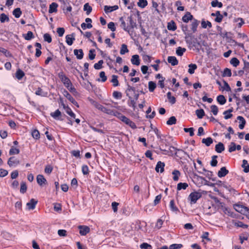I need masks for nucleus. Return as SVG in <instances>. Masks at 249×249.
I'll return each mask as SVG.
<instances>
[{
  "label": "nucleus",
  "instance_id": "obj_1",
  "mask_svg": "<svg viewBox=\"0 0 249 249\" xmlns=\"http://www.w3.org/2000/svg\"><path fill=\"white\" fill-rule=\"evenodd\" d=\"M114 116H116L120 120L129 125L132 128L136 129L137 128L136 125L133 122L131 121L129 118H127L125 116L123 115L122 113L118 111H116L114 113Z\"/></svg>",
  "mask_w": 249,
  "mask_h": 249
},
{
  "label": "nucleus",
  "instance_id": "obj_2",
  "mask_svg": "<svg viewBox=\"0 0 249 249\" xmlns=\"http://www.w3.org/2000/svg\"><path fill=\"white\" fill-rule=\"evenodd\" d=\"M58 76L65 86L67 89H69L70 85H71V82L70 79L65 75L62 71L58 73Z\"/></svg>",
  "mask_w": 249,
  "mask_h": 249
},
{
  "label": "nucleus",
  "instance_id": "obj_3",
  "mask_svg": "<svg viewBox=\"0 0 249 249\" xmlns=\"http://www.w3.org/2000/svg\"><path fill=\"white\" fill-rule=\"evenodd\" d=\"M201 196V193L197 192H194L189 195L188 199L190 200V204H193L196 203L197 200L199 199Z\"/></svg>",
  "mask_w": 249,
  "mask_h": 249
},
{
  "label": "nucleus",
  "instance_id": "obj_4",
  "mask_svg": "<svg viewBox=\"0 0 249 249\" xmlns=\"http://www.w3.org/2000/svg\"><path fill=\"white\" fill-rule=\"evenodd\" d=\"M63 95L74 105L76 106L77 107H79V105L78 103L75 101V100L72 97V96L69 93V92L64 90L63 91Z\"/></svg>",
  "mask_w": 249,
  "mask_h": 249
},
{
  "label": "nucleus",
  "instance_id": "obj_5",
  "mask_svg": "<svg viewBox=\"0 0 249 249\" xmlns=\"http://www.w3.org/2000/svg\"><path fill=\"white\" fill-rule=\"evenodd\" d=\"M234 209L235 210L243 214L244 213H246V211L248 210L247 207L245 206L235 204L233 205Z\"/></svg>",
  "mask_w": 249,
  "mask_h": 249
},
{
  "label": "nucleus",
  "instance_id": "obj_6",
  "mask_svg": "<svg viewBox=\"0 0 249 249\" xmlns=\"http://www.w3.org/2000/svg\"><path fill=\"white\" fill-rule=\"evenodd\" d=\"M78 229H79V233L81 235H86L90 231L89 228L86 226H79Z\"/></svg>",
  "mask_w": 249,
  "mask_h": 249
},
{
  "label": "nucleus",
  "instance_id": "obj_7",
  "mask_svg": "<svg viewBox=\"0 0 249 249\" xmlns=\"http://www.w3.org/2000/svg\"><path fill=\"white\" fill-rule=\"evenodd\" d=\"M19 163V160L15 157H10L8 160L7 164L10 167L16 166Z\"/></svg>",
  "mask_w": 249,
  "mask_h": 249
},
{
  "label": "nucleus",
  "instance_id": "obj_8",
  "mask_svg": "<svg viewBox=\"0 0 249 249\" xmlns=\"http://www.w3.org/2000/svg\"><path fill=\"white\" fill-rule=\"evenodd\" d=\"M36 181L37 183L41 186L46 185L47 181L42 175H38L36 177Z\"/></svg>",
  "mask_w": 249,
  "mask_h": 249
},
{
  "label": "nucleus",
  "instance_id": "obj_9",
  "mask_svg": "<svg viewBox=\"0 0 249 249\" xmlns=\"http://www.w3.org/2000/svg\"><path fill=\"white\" fill-rule=\"evenodd\" d=\"M37 202V200H36L34 198H32L30 201L26 204L28 209L29 210H34L35 208Z\"/></svg>",
  "mask_w": 249,
  "mask_h": 249
},
{
  "label": "nucleus",
  "instance_id": "obj_10",
  "mask_svg": "<svg viewBox=\"0 0 249 249\" xmlns=\"http://www.w3.org/2000/svg\"><path fill=\"white\" fill-rule=\"evenodd\" d=\"M74 36V33H72L66 36V41L68 45L71 46L73 44V41L75 40Z\"/></svg>",
  "mask_w": 249,
  "mask_h": 249
},
{
  "label": "nucleus",
  "instance_id": "obj_11",
  "mask_svg": "<svg viewBox=\"0 0 249 249\" xmlns=\"http://www.w3.org/2000/svg\"><path fill=\"white\" fill-rule=\"evenodd\" d=\"M169 149H170L171 151H172L171 149H174L175 151H176V152L175 153V155L177 157L180 158V159L181 158V157H180V156H181V153H184V154L187 155L189 157V155L186 152H185V151L181 149H177V148L173 146H170Z\"/></svg>",
  "mask_w": 249,
  "mask_h": 249
},
{
  "label": "nucleus",
  "instance_id": "obj_12",
  "mask_svg": "<svg viewBox=\"0 0 249 249\" xmlns=\"http://www.w3.org/2000/svg\"><path fill=\"white\" fill-rule=\"evenodd\" d=\"M164 166L165 163L163 162L159 161L158 162L156 166L155 170L157 172H159L160 171V173H162L164 170Z\"/></svg>",
  "mask_w": 249,
  "mask_h": 249
},
{
  "label": "nucleus",
  "instance_id": "obj_13",
  "mask_svg": "<svg viewBox=\"0 0 249 249\" xmlns=\"http://www.w3.org/2000/svg\"><path fill=\"white\" fill-rule=\"evenodd\" d=\"M193 19V16L189 12H187L186 14L182 17V20L184 22L187 23L189 20Z\"/></svg>",
  "mask_w": 249,
  "mask_h": 249
},
{
  "label": "nucleus",
  "instance_id": "obj_14",
  "mask_svg": "<svg viewBox=\"0 0 249 249\" xmlns=\"http://www.w3.org/2000/svg\"><path fill=\"white\" fill-rule=\"evenodd\" d=\"M119 21L121 22L120 26L125 31L127 32H129V27L128 26L126 25L125 21L124 20L123 17H121L119 18Z\"/></svg>",
  "mask_w": 249,
  "mask_h": 249
},
{
  "label": "nucleus",
  "instance_id": "obj_15",
  "mask_svg": "<svg viewBox=\"0 0 249 249\" xmlns=\"http://www.w3.org/2000/svg\"><path fill=\"white\" fill-rule=\"evenodd\" d=\"M229 173V171L225 167H222L218 172L217 175L218 177L222 178L225 177Z\"/></svg>",
  "mask_w": 249,
  "mask_h": 249
},
{
  "label": "nucleus",
  "instance_id": "obj_16",
  "mask_svg": "<svg viewBox=\"0 0 249 249\" xmlns=\"http://www.w3.org/2000/svg\"><path fill=\"white\" fill-rule=\"evenodd\" d=\"M73 53L78 59H82L83 58L84 53L82 49H74Z\"/></svg>",
  "mask_w": 249,
  "mask_h": 249
},
{
  "label": "nucleus",
  "instance_id": "obj_17",
  "mask_svg": "<svg viewBox=\"0 0 249 249\" xmlns=\"http://www.w3.org/2000/svg\"><path fill=\"white\" fill-rule=\"evenodd\" d=\"M118 9L119 7L118 5H114L112 6L106 5L104 6V11L106 13H110Z\"/></svg>",
  "mask_w": 249,
  "mask_h": 249
},
{
  "label": "nucleus",
  "instance_id": "obj_18",
  "mask_svg": "<svg viewBox=\"0 0 249 249\" xmlns=\"http://www.w3.org/2000/svg\"><path fill=\"white\" fill-rule=\"evenodd\" d=\"M131 62L132 64L139 66L140 64L139 56L138 54L133 55L131 59Z\"/></svg>",
  "mask_w": 249,
  "mask_h": 249
},
{
  "label": "nucleus",
  "instance_id": "obj_19",
  "mask_svg": "<svg viewBox=\"0 0 249 249\" xmlns=\"http://www.w3.org/2000/svg\"><path fill=\"white\" fill-rule=\"evenodd\" d=\"M126 20L127 21H128L129 23V25L128 26L129 27V30L130 29H133L134 28L136 27V26H137L136 22L134 21L132 16L128 17L127 18Z\"/></svg>",
  "mask_w": 249,
  "mask_h": 249
},
{
  "label": "nucleus",
  "instance_id": "obj_20",
  "mask_svg": "<svg viewBox=\"0 0 249 249\" xmlns=\"http://www.w3.org/2000/svg\"><path fill=\"white\" fill-rule=\"evenodd\" d=\"M225 150V146L223 143L219 142L215 145V150L218 153H222Z\"/></svg>",
  "mask_w": 249,
  "mask_h": 249
},
{
  "label": "nucleus",
  "instance_id": "obj_21",
  "mask_svg": "<svg viewBox=\"0 0 249 249\" xmlns=\"http://www.w3.org/2000/svg\"><path fill=\"white\" fill-rule=\"evenodd\" d=\"M193 20L191 24V30L193 33H195L197 30V28L199 24V21L196 19H193Z\"/></svg>",
  "mask_w": 249,
  "mask_h": 249
},
{
  "label": "nucleus",
  "instance_id": "obj_22",
  "mask_svg": "<svg viewBox=\"0 0 249 249\" xmlns=\"http://www.w3.org/2000/svg\"><path fill=\"white\" fill-rule=\"evenodd\" d=\"M168 63H170L172 66H176L178 64V61L175 56H168L167 58Z\"/></svg>",
  "mask_w": 249,
  "mask_h": 249
},
{
  "label": "nucleus",
  "instance_id": "obj_23",
  "mask_svg": "<svg viewBox=\"0 0 249 249\" xmlns=\"http://www.w3.org/2000/svg\"><path fill=\"white\" fill-rule=\"evenodd\" d=\"M167 29L170 31H174L177 29L176 24L174 20H171L168 23Z\"/></svg>",
  "mask_w": 249,
  "mask_h": 249
},
{
  "label": "nucleus",
  "instance_id": "obj_24",
  "mask_svg": "<svg viewBox=\"0 0 249 249\" xmlns=\"http://www.w3.org/2000/svg\"><path fill=\"white\" fill-rule=\"evenodd\" d=\"M58 7V4L55 2H53L50 5L49 13H52L53 12H56L57 10V8Z\"/></svg>",
  "mask_w": 249,
  "mask_h": 249
},
{
  "label": "nucleus",
  "instance_id": "obj_25",
  "mask_svg": "<svg viewBox=\"0 0 249 249\" xmlns=\"http://www.w3.org/2000/svg\"><path fill=\"white\" fill-rule=\"evenodd\" d=\"M237 119L241 122V124L239 125V127L240 129H243L246 123V121L243 117L239 116L237 117Z\"/></svg>",
  "mask_w": 249,
  "mask_h": 249
},
{
  "label": "nucleus",
  "instance_id": "obj_26",
  "mask_svg": "<svg viewBox=\"0 0 249 249\" xmlns=\"http://www.w3.org/2000/svg\"><path fill=\"white\" fill-rule=\"evenodd\" d=\"M213 142V140L211 137L203 138L202 140V143L205 144L207 146H209Z\"/></svg>",
  "mask_w": 249,
  "mask_h": 249
},
{
  "label": "nucleus",
  "instance_id": "obj_27",
  "mask_svg": "<svg viewBox=\"0 0 249 249\" xmlns=\"http://www.w3.org/2000/svg\"><path fill=\"white\" fill-rule=\"evenodd\" d=\"M23 36L26 40H30L34 38V35L31 31H28L26 34H23Z\"/></svg>",
  "mask_w": 249,
  "mask_h": 249
},
{
  "label": "nucleus",
  "instance_id": "obj_28",
  "mask_svg": "<svg viewBox=\"0 0 249 249\" xmlns=\"http://www.w3.org/2000/svg\"><path fill=\"white\" fill-rule=\"evenodd\" d=\"M219 207L222 209L223 212L225 214H228L229 215H231L230 210L229 208L225 206V204L224 203H220Z\"/></svg>",
  "mask_w": 249,
  "mask_h": 249
},
{
  "label": "nucleus",
  "instance_id": "obj_29",
  "mask_svg": "<svg viewBox=\"0 0 249 249\" xmlns=\"http://www.w3.org/2000/svg\"><path fill=\"white\" fill-rule=\"evenodd\" d=\"M22 14V12L20 8H17L13 11V15L16 18H18Z\"/></svg>",
  "mask_w": 249,
  "mask_h": 249
},
{
  "label": "nucleus",
  "instance_id": "obj_30",
  "mask_svg": "<svg viewBox=\"0 0 249 249\" xmlns=\"http://www.w3.org/2000/svg\"><path fill=\"white\" fill-rule=\"evenodd\" d=\"M111 77H112V79H111L110 82L111 83H112L113 86L114 87H117V86H119V81L118 80V76L116 75H112Z\"/></svg>",
  "mask_w": 249,
  "mask_h": 249
},
{
  "label": "nucleus",
  "instance_id": "obj_31",
  "mask_svg": "<svg viewBox=\"0 0 249 249\" xmlns=\"http://www.w3.org/2000/svg\"><path fill=\"white\" fill-rule=\"evenodd\" d=\"M35 94L36 95H39L42 97H46L47 96L48 93L47 92L43 91L41 88H38L36 90Z\"/></svg>",
  "mask_w": 249,
  "mask_h": 249
},
{
  "label": "nucleus",
  "instance_id": "obj_32",
  "mask_svg": "<svg viewBox=\"0 0 249 249\" xmlns=\"http://www.w3.org/2000/svg\"><path fill=\"white\" fill-rule=\"evenodd\" d=\"M24 75H25L24 72L21 70H20L19 69L17 71L16 73V78L18 80L21 79L23 78V77L24 76Z\"/></svg>",
  "mask_w": 249,
  "mask_h": 249
},
{
  "label": "nucleus",
  "instance_id": "obj_33",
  "mask_svg": "<svg viewBox=\"0 0 249 249\" xmlns=\"http://www.w3.org/2000/svg\"><path fill=\"white\" fill-rule=\"evenodd\" d=\"M233 224L235 226H236L237 227H241L244 229H246L248 227V225L245 224L242 222L240 221H235L233 222Z\"/></svg>",
  "mask_w": 249,
  "mask_h": 249
},
{
  "label": "nucleus",
  "instance_id": "obj_34",
  "mask_svg": "<svg viewBox=\"0 0 249 249\" xmlns=\"http://www.w3.org/2000/svg\"><path fill=\"white\" fill-rule=\"evenodd\" d=\"M188 67L189 68L188 72L191 74L194 73L195 70L197 69L196 65L195 64H190Z\"/></svg>",
  "mask_w": 249,
  "mask_h": 249
},
{
  "label": "nucleus",
  "instance_id": "obj_35",
  "mask_svg": "<svg viewBox=\"0 0 249 249\" xmlns=\"http://www.w3.org/2000/svg\"><path fill=\"white\" fill-rule=\"evenodd\" d=\"M50 115L54 119L56 120L61 115V112L59 109H57L54 112H51Z\"/></svg>",
  "mask_w": 249,
  "mask_h": 249
},
{
  "label": "nucleus",
  "instance_id": "obj_36",
  "mask_svg": "<svg viewBox=\"0 0 249 249\" xmlns=\"http://www.w3.org/2000/svg\"><path fill=\"white\" fill-rule=\"evenodd\" d=\"M188 187V184L187 183L180 182L177 185V190H180L181 189L185 190Z\"/></svg>",
  "mask_w": 249,
  "mask_h": 249
},
{
  "label": "nucleus",
  "instance_id": "obj_37",
  "mask_svg": "<svg viewBox=\"0 0 249 249\" xmlns=\"http://www.w3.org/2000/svg\"><path fill=\"white\" fill-rule=\"evenodd\" d=\"M20 151L18 148H17L15 147L14 146H11L10 151H9V155H13L15 154H19Z\"/></svg>",
  "mask_w": 249,
  "mask_h": 249
},
{
  "label": "nucleus",
  "instance_id": "obj_38",
  "mask_svg": "<svg viewBox=\"0 0 249 249\" xmlns=\"http://www.w3.org/2000/svg\"><path fill=\"white\" fill-rule=\"evenodd\" d=\"M217 101L220 105H224L226 102V99L224 95H220L217 97Z\"/></svg>",
  "mask_w": 249,
  "mask_h": 249
},
{
  "label": "nucleus",
  "instance_id": "obj_39",
  "mask_svg": "<svg viewBox=\"0 0 249 249\" xmlns=\"http://www.w3.org/2000/svg\"><path fill=\"white\" fill-rule=\"evenodd\" d=\"M196 114L199 119L202 118L205 115V112L203 109H197L196 111Z\"/></svg>",
  "mask_w": 249,
  "mask_h": 249
},
{
  "label": "nucleus",
  "instance_id": "obj_40",
  "mask_svg": "<svg viewBox=\"0 0 249 249\" xmlns=\"http://www.w3.org/2000/svg\"><path fill=\"white\" fill-rule=\"evenodd\" d=\"M230 63L233 67H236L239 65L240 61L237 58L233 57L230 60Z\"/></svg>",
  "mask_w": 249,
  "mask_h": 249
},
{
  "label": "nucleus",
  "instance_id": "obj_41",
  "mask_svg": "<svg viewBox=\"0 0 249 249\" xmlns=\"http://www.w3.org/2000/svg\"><path fill=\"white\" fill-rule=\"evenodd\" d=\"M186 51V49L184 48H181V47H178L177 48L176 50V54L178 56H181L183 55V53Z\"/></svg>",
  "mask_w": 249,
  "mask_h": 249
},
{
  "label": "nucleus",
  "instance_id": "obj_42",
  "mask_svg": "<svg viewBox=\"0 0 249 249\" xmlns=\"http://www.w3.org/2000/svg\"><path fill=\"white\" fill-rule=\"evenodd\" d=\"M222 77H231V70L229 68H225L224 70L223 73L222 74Z\"/></svg>",
  "mask_w": 249,
  "mask_h": 249
},
{
  "label": "nucleus",
  "instance_id": "obj_43",
  "mask_svg": "<svg viewBox=\"0 0 249 249\" xmlns=\"http://www.w3.org/2000/svg\"><path fill=\"white\" fill-rule=\"evenodd\" d=\"M167 97L169 101L171 104H174L176 102V98L174 96H171V92H168L167 93Z\"/></svg>",
  "mask_w": 249,
  "mask_h": 249
},
{
  "label": "nucleus",
  "instance_id": "obj_44",
  "mask_svg": "<svg viewBox=\"0 0 249 249\" xmlns=\"http://www.w3.org/2000/svg\"><path fill=\"white\" fill-rule=\"evenodd\" d=\"M84 10L86 11L87 15H89L92 11V7L89 6V3H86L84 5Z\"/></svg>",
  "mask_w": 249,
  "mask_h": 249
},
{
  "label": "nucleus",
  "instance_id": "obj_45",
  "mask_svg": "<svg viewBox=\"0 0 249 249\" xmlns=\"http://www.w3.org/2000/svg\"><path fill=\"white\" fill-rule=\"evenodd\" d=\"M137 4L139 7L143 8L147 5L148 2L146 0H139Z\"/></svg>",
  "mask_w": 249,
  "mask_h": 249
},
{
  "label": "nucleus",
  "instance_id": "obj_46",
  "mask_svg": "<svg viewBox=\"0 0 249 249\" xmlns=\"http://www.w3.org/2000/svg\"><path fill=\"white\" fill-rule=\"evenodd\" d=\"M172 174L174 175L173 179L174 181H178V180L179 176L180 173L178 170H175L173 171Z\"/></svg>",
  "mask_w": 249,
  "mask_h": 249
},
{
  "label": "nucleus",
  "instance_id": "obj_47",
  "mask_svg": "<svg viewBox=\"0 0 249 249\" xmlns=\"http://www.w3.org/2000/svg\"><path fill=\"white\" fill-rule=\"evenodd\" d=\"M156 88V83L153 81H150L148 82V89L150 92H153Z\"/></svg>",
  "mask_w": 249,
  "mask_h": 249
},
{
  "label": "nucleus",
  "instance_id": "obj_48",
  "mask_svg": "<svg viewBox=\"0 0 249 249\" xmlns=\"http://www.w3.org/2000/svg\"><path fill=\"white\" fill-rule=\"evenodd\" d=\"M170 208L173 212H177L178 211V209L176 206L173 199L171 200L170 202Z\"/></svg>",
  "mask_w": 249,
  "mask_h": 249
},
{
  "label": "nucleus",
  "instance_id": "obj_49",
  "mask_svg": "<svg viewBox=\"0 0 249 249\" xmlns=\"http://www.w3.org/2000/svg\"><path fill=\"white\" fill-rule=\"evenodd\" d=\"M211 5L213 7L217 6L219 8H221L222 7L223 4L222 2L218 1V0H214L211 2Z\"/></svg>",
  "mask_w": 249,
  "mask_h": 249
},
{
  "label": "nucleus",
  "instance_id": "obj_50",
  "mask_svg": "<svg viewBox=\"0 0 249 249\" xmlns=\"http://www.w3.org/2000/svg\"><path fill=\"white\" fill-rule=\"evenodd\" d=\"M177 122V119L175 116H172L169 118L168 121L166 122L167 124L168 125H172L174 124Z\"/></svg>",
  "mask_w": 249,
  "mask_h": 249
},
{
  "label": "nucleus",
  "instance_id": "obj_51",
  "mask_svg": "<svg viewBox=\"0 0 249 249\" xmlns=\"http://www.w3.org/2000/svg\"><path fill=\"white\" fill-rule=\"evenodd\" d=\"M0 52L4 54L6 57H11L12 54L10 52L7 51L6 49L0 47Z\"/></svg>",
  "mask_w": 249,
  "mask_h": 249
},
{
  "label": "nucleus",
  "instance_id": "obj_52",
  "mask_svg": "<svg viewBox=\"0 0 249 249\" xmlns=\"http://www.w3.org/2000/svg\"><path fill=\"white\" fill-rule=\"evenodd\" d=\"M128 50L127 49V45L123 44L122 45L121 50H120V54L123 55L125 54L126 53L128 52Z\"/></svg>",
  "mask_w": 249,
  "mask_h": 249
},
{
  "label": "nucleus",
  "instance_id": "obj_53",
  "mask_svg": "<svg viewBox=\"0 0 249 249\" xmlns=\"http://www.w3.org/2000/svg\"><path fill=\"white\" fill-rule=\"evenodd\" d=\"M9 17L4 13L0 14V21L1 23H3L5 21H9Z\"/></svg>",
  "mask_w": 249,
  "mask_h": 249
},
{
  "label": "nucleus",
  "instance_id": "obj_54",
  "mask_svg": "<svg viewBox=\"0 0 249 249\" xmlns=\"http://www.w3.org/2000/svg\"><path fill=\"white\" fill-rule=\"evenodd\" d=\"M27 191V186L26 183L22 181L20 184V192L22 194H24Z\"/></svg>",
  "mask_w": 249,
  "mask_h": 249
},
{
  "label": "nucleus",
  "instance_id": "obj_55",
  "mask_svg": "<svg viewBox=\"0 0 249 249\" xmlns=\"http://www.w3.org/2000/svg\"><path fill=\"white\" fill-rule=\"evenodd\" d=\"M217 156L214 155L212 157V160L211 161V165L213 167H215L217 164V160L216 159L217 158Z\"/></svg>",
  "mask_w": 249,
  "mask_h": 249
},
{
  "label": "nucleus",
  "instance_id": "obj_56",
  "mask_svg": "<svg viewBox=\"0 0 249 249\" xmlns=\"http://www.w3.org/2000/svg\"><path fill=\"white\" fill-rule=\"evenodd\" d=\"M104 61L103 60H99L98 63H95L94 65V68L96 70H100L102 69L103 67L102 65Z\"/></svg>",
  "mask_w": 249,
  "mask_h": 249
},
{
  "label": "nucleus",
  "instance_id": "obj_57",
  "mask_svg": "<svg viewBox=\"0 0 249 249\" xmlns=\"http://www.w3.org/2000/svg\"><path fill=\"white\" fill-rule=\"evenodd\" d=\"M130 101L128 102V104L130 107H132L133 108V110H135L136 108V102L134 100L132 99L131 96H128Z\"/></svg>",
  "mask_w": 249,
  "mask_h": 249
},
{
  "label": "nucleus",
  "instance_id": "obj_58",
  "mask_svg": "<svg viewBox=\"0 0 249 249\" xmlns=\"http://www.w3.org/2000/svg\"><path fill=\"white\" fill-rule=\"evenodd\" d=\"M66 113L69 114L71 118L75 119V114L72 112L71 108L69 107H67L65 110Z\"/></svg>",
  "mask_w": 249,
  "mask_h": 249
},
{
  "label": "nucleus",
  "instance_id": "obj_59",
  "mask_svg": "<svg viewBox=\"0 0 249 249\" xmlns=\"http://www.w3.org/2000/svg\"><path fill=\"white\" fill-rule=\"evenodd\" d=\"M95 51L94 49H91L89 51V58L90 60H93L95 57Z\"/></svg>",
  "mask_w": 249,
  "mask_h": 249
},
{
  "label": "nucleus",
  "instance_id": "obj_60",
  "mask_svg": "<svg viewBox=\"0 0 249 249\" xmlns=\"http://www.w3.org/2000/svg\"><path fill=\"white\" fill-rule=\"evenodd\" d=\"M103 112H105L107 114H109V115H114V113L116 111V110H112L110 109H107L105 107H104L102 111Z\"/></svg>",
  "mask_w": 249,
  "mask_h": 249
},
{
  "label": "nucleus",
  "instance_id": "obj_61",
  "mask_svg": "<svg viewBox=\"0 0 249 249\" xmlns=\"http://www.w3.org/2000/svg\"><path fill=\"white\" fill-rule=\"evenodd\" d=\"M183 247L181 244H174L170 246L169 249H180Z\"/></svg>",
  "mask_w": 249,
  "mask_h": 249
},
{
  "label": "nucleus",
  "instance_id": "obj_62",
  "mask_svg": "<svg viewBox=\"0 0 249 249\" xmlns=\"http://www.w3.org/2000/svg\"><path fill=\"white\" fill-rule=\"evenodd\" d=\"M43 38L44 40L48 43H51L52 41V37L49 34H45L43 36Z\"/></svg>",
  "mask_w": 249,
  "mask_h": 249
},
{
  "label": "nucleus",
  "instance_id": "obj_63",
  "mask_svg": "<svg viewBox=\"0 0 249 249\" xmlns=\"http://www.w3.org/2000/svg\"><path fill=\"white\" fill-rule=\"evenodd\" d=\"M211 111L214 115H216L218 113V108L215 105H212L211 106Z\"/></svg>",
  "mask_w": 249,
  "mask_h": 249
},
{
  "label": "nucleus",
  "instance_id": "obj_64",
  "mask_svg": "<svg viewBox=\"0 0 249 249\" xmlns=\"http://www.w3.org/2000/svg\"><path fill=\"white\" fill-rule=\"evenodd\" d=\"M140 248L142 249H152V246L146 243L142 244L140 245Z\"/></svg>",
  "mask_w": 249,
  "mask_h": 249
}]
</instances>
